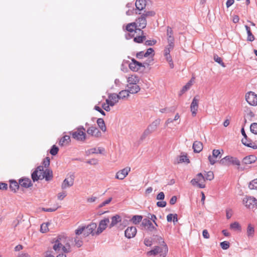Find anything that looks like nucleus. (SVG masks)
Here are the masks:
<instances>
[{
  "label": "nucleus",
  "mask_w": 257,
  "mask_h": 257,
  "mask_svg": "<svg viewBox=\"0 0 257 257\" xmlns=\"http://www.w3.org/2000/svg\"><path fill=\"white\" fill-rule=\"evenodd\" d=\"M54 244L53 248L56 251H59L62 248L65 253H69L71 251V245L68 242L67 237L64 235H59L57 237L55 240L54 241Z\"/></svg>",
  "instance_id": "nucleus-1"
},
{
  "label": "nucleus",
  "mask_w": 257,
  "mask_h": 257,
  "mask_svg": "<svg viewBox=\"0 0 257 257\" xmlns=\"http://www.w3.org/2000/svg\"><path fill=\"white\" fill-rule=\"evenodd\" d=\"M219 163L221 165L226 166H229L231 165L239 166L240 165V162L237 158L233 157L230 156H227L221 159L219 161ZM238 169L241 170H243V169L239 167H238Z\"/></svg>",
  "instance_id": "nucleus-2"
},
{
  "label": "nucleus",
  "mask_w": 257,
  "mask_h": 257,
  "mask_svg": "<svg viewBox=\"0 0 257 257\" xmlns=\"http://www.w3.org/2000/svg\"><path fill=\"white\" fill-rule=\"evenodd\" d=\"M161 119L160 118H158L152 122V123L149 124L147 128L144 131L143 134L140 138V139L143 141L148 136L155 132L157 130L158 126L159 125Z\"/></svg>",
  "instance_id": "nucleus-3"
},
{
  "label": "nucleus",
  "mask_w": 257,
  "mask_h": 257,
  "mask_svg": "<svg viewBox=\"0 0 257 257\" xmlns=\"http://www.w3.org/2000/svg\"><path fill=\"white\" fill-rule=\"evenodd\" d=\"M85 129L83 126H79L77 128V131L71 133L72 137L79 141H84L86 138L85 133Z\"/></svg>",
  "instance_id": "nucleus-4"
},
{
  "label": "nucleus",
  "mask_w": 257,
  "mask_h": 257,
  "mask_svg": "<svg viewBox=\"0 0 257 257\" xmlns=\"http://www.w3.org/2000/svg\"><path fill=\"white\" fill-rule=\"evenodd\" d=\"M141 226L143 229H145L150 233H154L157 231L156 227L153 225L149 219L147 218L142 220Z\"/></svg>",
  "instance_id": "nucleus-5"
},
{
  "label": "nucleus",
  "mask_w": 257,
  "mask_h": 257,
  "mask_svg": "<svg viewBox=\"0 0 257 257\" xmlns=\"http://www.w3.org/2000/svg\"><path fill=\"white\" fill-rule=\"evenodd\" d=\"M168 249L166 244H165V245L162 247H161L159 246H155L153 249L147 252V255H156L159 253H164L163 254H161V255H163V257H165L167 252H168Z\"/></svg>",
  "instance_id": "nucleus-6"
},
{
  "label": "nucleus",
  "mask_w": 257,
  "mask_h": 257,
  "mask_svg": "<svg viewBox=\"0 0 257 257\" xmlns=\"http://www.w3.org/2000/svg\"><path fill=\"white\" fill-rule=\"evenodd\" d=\"M243 203L249 209H255L257 207V200L253 197H247L244 198Z\"/></svg>",
  "instance_id": "nucleus-7"
},
{
  "label": "nucleus",
  "mask_w": 257,
  "mask_h": 257,
  "mask_svg": "<svg viewBox=\"0 0 257 257\" xmlns=\"http://www.w3.org/2000/svg\"><path fill=\"white\" fill-rule=\"evenodd\" d=\"M245 99L249 104L252 106L257 105V94L250 91L245 95Z\"/></svg>",
  "instance_id": "nucleus-8"
},
{
  "label": "nucleus",
  "mask_w": 257,
  "mask_h": 257,
  "mask_svg": "<svg viewBox=\"0 0 257 257\" xmlns=\"http://www.w3.org/2000/svg\"><path fill=\"white\" fill-rule=\"evenodd\" d=\"M85 226V230L83 233V235L85 237L88 236L90 234L94 235L95 234L94 230L97 227V224L96 223L92 222L87 226Z\"/></svg>",
  "instance_id": "nucleus-9"
},
{
  "label": "nucleus",
  "mask_w": 257,
  "mask_h": 257,
  "mask_svg": "<svg viewBox=\"0 0 257 257\" xmlns=\"http://www.w3.org/2000/svg\"><path fill=\"white\" fill-rule=\"evenodd\" d=\"M109 222V219L108 218H105L104 219L100 220L97 229L95 232V234L99 235L102 233L106 229Z\"/></svg>",
  "instance_id": "nucleus-10"
},
{
  "label": "nucleus",
  "mask_w": 257,
  "mask_h": 257,
  "mask_svg": "<svg viewBox=\"0 0 257 257\" xmlns=\"http://www.w3.org/2000/svg\"><path fill=\"white\" fill-rule=\"evenodd\" d=\"M120 99L118 95L116 93H111L108 95V99H106V102L108 105L114 106Z\"/></svg>",
  "instance_id": "nucleus-11"
},
{
  "label": "nucleus",
  "mask_w": 257,
  "mask_h": 257,
  "mask_svg": "<svg viewBox=\"0 0 257 257\" xmlns=\"http://www.w3.org/2000/svg\"><path fill=\"white\" fill-rule=\"evenodd\" d=\"M74 175L71 174L68 177L65 179L61 185L62 189H65L67 187L72 186L74 184Z\"/></svg>",
  "instance_id": "nucleus-12"
},
{
  "label": "nucleus",
  "mask_w": 257,
  "mask_h": 257,
  "mask_svg": "<svg viewBox=\"0 0 257 257\" xmlns=\"http://www.w3.org/2000/svg\"><path fill=\"white\" fill-rule=\"evenodd\" d=\"M220 151L219 150L214 149L212 151V156L209 155L208 156V160L210 162V164L212 165H214L216 162V160L218 157L219 158H221Z\"/></svg>",
  "instance_id": "nucleus-13"
},
{
  "label": "nucleus",
  "mask_w": 257,
  "mask_h": 257,
  "mask_svg": "<svg viewBox=\"0 0 257 257\" xmlns=\"http://www.w3.org/2000/svg\"><path fill=\"white\" fill-rule=\"evenodd\" d=\"M131 171L130 167H126L119 171H118L115 175V178L119 180H123Z\"/></svg>",
  "instance_id": "nucleus-14"
},
{
  "label": "nucleus",
  "mask_w": 257,
  "mask_h": 257,
  "mask_svg": "<svg viewBox=\"0 0 257 257\" xmlns=\"http://www.w3.org/2000/svg\"><path fill=\"white\" fill-rule=\"evenodd\" d=\"M86 132L88 135H90L92 136H94L95 137L98 138L101 136V132L95 126L92 125L89 127Z\"/></svg>",
  "instance_id": "nucleus-15"
},
{
  "label": "nucleus",
  "mask_w": 257,
  "mask_h": 257,
  "mask_svg": "<svg viewBox=\"0 0 257 257\" xmlns=\"http://www.w3.org/2000/svg\"><path fill=\"white\" fill-rule=\"evenodd\" d=\"M199 99H197L196 96L194 97L191 102L190 106V110L193 116H196L197 111L198 108Z\"/></svg>",
  "instance_id": "nucleus-16"
},
{
  "label": "nucleus",
  "mask_w": 257,
  "mask_h": 257,
  "mask_svg": "<svg viewBox=\"0 0 257 257\" xmlns=\"http://www.w3.org/2000/svg\"><path fill=\"white\" fill-rule=\"evenodd\" d=\"M137 233V228L135 226L128 227L125 230L124 234L126 237L131 238L134 237Z\"/></svg>",
  "instance_id": "nucleus-17"
},
{
  "label": "nucleus",
  "mask_w": 257,
  "mask_h": 257,
  "mask_svg": "<svg viewBox=\"0 0 257 257\" xmlns=\"http://www.w3.org/2000/svg\"><path fill=\"white\" fill-rule=\"evenodd\" d=\"M135 23L136 24V27L141 29H144L147 26V20L142 15H141V16L136 20Z\"/></svg>",
  "instance_id": "nucleus-18"
},
{
  "label": "nucleus",
  "mask_w": 257,
  "mask_h": 257,
  "mask_svg": "<svg viewBox=\"0 0 257 257\" xmlns=\"http://www.w3.org/2000/svg\"><path fill=\"white\" fill-rule=\"evenodd\" d=\"M19 185L22 187L28 188L33 185L31 180L28 178H23L19 180Z\"/></svg>",
  "instance_id": "nucleus-19"
},
{
  "label": "nucleus",
  "mask_w": 257,
  "mask_h": 257,
  "mask_svg": "<svg viewBox=\"0 0 257 257\" xmlns=\"http://www.w3.org/2000/svg\"><path fill=\"white\" fill-rule=\"evenodd\" d=\"M126 30L130 33L133 32H136L137 30L141 32L142 34H144V31H142L140 28H137L136 27V23H131L127 24L125 28Z\"/></svg>",
  "instance_id": "nucleus-20"
},
{
  "label": "nucleus",
  "mask_w": 257,
  "mask_h": 257,
  "mask_svg": "<svg viewBox=\"0 0 257 257\" xmlns=\"http://www.w3.org/2000/svg\"><path fill=\"white\" fill-rule=\"evenodd\" d=\"M53 178V172L51 170L46 169L43 174H42V180L45 179L47 181H49L52 180Z\"/></svg>",
  "instance_id": "nucleus-21"
},
{
  "label": "nucleus",
  "mask_w": 257,
  "mask_h": 257,
  "mask_svg": "<svg viewBox=\"0 0 257 257\" xmlns=\"http://www.w3.org/2000/svg\"><path fill=\"white\" fill-rule=\"evenodd\" d=\"M127 87L130 93H137L140 90V87L137 84H127Z\"/></svg>",
  "instance_id": "nucleus-22"
},
{
  "label": "nucleus",
  "mask_w": 257,
  "mask_h": 257,
  "mask_svg": "<svg viewBox=\"0 0 257 257\" xmlns=\"http://www.w3.org/2000/svg\"><path fill=\"white\" fill-rule=\"evenodd\" d=\"M146 0H137L135 3L136 9L139 11L143 10L146 7Z\"/></svg>",
  "instance_id": "nucleus-23"
},
{
  "label": "nucleus",
  "mask_w": 257,
  "mask_h": 257,
  "mask_svg": "<svg viewBox=\"0 0 257 257\" xmlns=\"http://www.w3.org/2000/svg\"><path fill=\"white\" fill-rule=\"evenodd\" d=\"M256 157L254 155H249L243 159L242 163L246 165L252 164L255 162Z\"/></svg>",
  "instance_id": "nucleus-24"
},
{
  "label": "nucleus",
  "mask_w": 257,
  "mask_h": 257,
  "mask_svg": "<svg viewBox=\"0 0 257 257\" xmlns=\"http://www.w3.org/2000/svg\"><path fill=\"white\" fill-rule=\"evenodd\" d=\"M193 149L195 153H200L203 149L202 143L199 141H195L193 144Z\"/></svg>",
  "instance_id": "nucleus-25"
},
{
  "label": "nucleus",
  "mask_w": 257,
  "mask_h": 257,
  "mask_svg": "<svg viewBox=\"0 0 257 257\" xmlns=\"http://www.w3.org/2000/svg\"><path fill=\"white\" fill-rule=\"evenodd\" d=\"M111 219V221L109 226V227L110 228H112V227L116 225L121 220V217L118 214H116L115 215L113 216Z\"/></svg>",
  "instance_id": "nucleus-26"
},
{
  "label": "nucleus",
  "mask_w": 257,
  "mask_h": 257,
  "mask_svg": "<svg viewBox=\"0 0 257 257\" xmlns=\"http://www.w3.org/2000/svg\"><path fill=\"white\" fill-rule=\"evenodd\" d=\"M20 185L19 182H17L15 180H10V189L16 192L17 190H18L19 188Z\"/></svg>",
  "instance_id": "nucleus-27"
},
{
  "label": "nucleus",
  "mask_w": 257,
  "mask_h": 257,
  "mask_svg": "<svg viewBox=\"0 0 257 257\" xmlns=\"http://www.w3.org/2000/svg\"><path fill=\"white\" fill-rule=\"evenodd\" d=\"M70 142V137L69 136L65 135L59 141V145L61 146H64L68 145Z\"/></svg>",
  "instance_id": "nucleus-28"
},
{
  "label": "nucleus",
  "mask_w": 257,
  "mask_h": 257,
  "mask_svg": "<svg viewBox=\"0 0 257 257\" xmlns=\"http://www.w3.org/2000/svg\"><path fill=\"white\" fill-rule=\"evenodd\" d=\"M152 239L154 242L159 243L163 246L166 244L163 238L160 235L153 234Z\"/></svg>",
  "instance_id": "nucleus-29"
},
{
  "label": "nucleus",
  "mask_w": 257,
  "mask_h": 257,
  "mask_svg": "<svg viewBox=\"0 0 257 257\" xmlns=\"http://www.w3.org/2000/svg\"><path fill=\"white\" fill-rule=\"evenodd\" d=\"M97 123L100 129L103 132H106V127L104 123V120L101 118L97 119Z\"/></svg>",
  "instance_id": "nucleus-30"
},
{
  "label": "nucleus",
  "mask_w": 257,
  "mask_h": 257,
  "mask_svg": "<svg viewBox=\"0 0 257 257\" xmlns=\"http://www.w3.org/2000/svg\"><path fill=\"white\" fill-rule=\"evenodd\" d=\"M245 29L246 30L247 38V40L250 42H252L254 40V37L252 35L249 27L247 25L245 26Z\"/></svg>",
  "instance_id": "nucleus-31"
},
{
  "label": "nucleus",
  "mask_w": 257,
  "mask_h": 257,
  "mask_svg": "<svg viewBox=\"0 0 257 257\" xmlns=\"http://www.w3.org/2000/svg\"><path fill=\"white\" fill-rule=\"evenodd\" d=\"M136 60L135 59L132 58V62L129 64V68L131 70L137 72L139 70V68L138 67V65L136 64Z\"/></svg>",
  "instance_id": "nucleus-32"
},
{
  "label": "nucleus",
  "mask_w": 257,
  "mask_h": 257,
  "mask_svg": "<svg viewBox=\"0 0 257 257\" xmlns=\"http://www.w3.org/2000/svg\"><path fill=\"white\" fill-rule=\"evenodd\" d=\"M31 177L34 182L37 181L38 180H42V175L40 174L37 171L35 170L31 174Z\"/></svg>",
  "instance_id": "nucleus-33"
},
{
  "label": "nucleus",
  "mask_w": 257,
  "mask_h": 257,
  "mask_svg": "<svg viewBox=\"0 0 257 257\" xmlns=\"http://www.w3.org/2000/svg\"><path fill=\"white\" fill-rule=\"evenodd\" d=\"M139 81L138 77L132 75L127 78L128 84H137Z\"/></svg>",
  "instance_id": "nucleus-34"
},
{
  "label": "nucleus",
  "mask_w": 257,
  "mask_h": 257,
  "mask_svg": "<svg viewBox=\"0 0 257 257\" xmlns=\"http://www.w3.org/2000/svg\"><path fill=\"white\" fill-rule=\"evenodd\" d=\"M143 219V216L142 215H134L133 216L131 221L133 222V223L135 224H137L139 223Z\"/></svg>",
  "instance_id": "nucleus-35"
},
{
  "label": "nucleus",
  "mask_w": 257,
  "mask_h": 257,
  "mask_svg": "<svg viewBox=\"0 0 257 257\" xmlns=\"http://www.w3.org/2000/svg\"><path fill=\"white\" fill-rule=\"evenodd\" d=\"M241 133L242 135L243 136V138L241 140L242 143L246 147H250L249 144H246V140H247V135L245 134V131L244 130V128L242 127L241 130Z\"/></svg>",
  "instance_id": "nucleus-36"
},
{
  "label": "nucleus",
  "mask_w": 257,
  "mask_h": 257,
  "mask_svg": "<svg viewBox=\"0 0 257 257\" xmlns=\"http://www.w3.org/2000/svg\"><path fill=\"white\" fill-rule=\"evenodd\" d=\"M129 91L127 90H121L119 92V94H118L119 99H123L129 96Z\"/></svg>",
  "instance_id": "nucleus-37"
},
{
  "label": "nucleus",
  "mask_w": 257,
  "mask_h": 257,
  "mask_svg": "<svg viewBox=\"0 0 257 257\" xmlns=\"http://www.w3.org/2000/svg\"><path fill=\"white\" fill-rule=\"evenodd\" d=\"M155 15H156V13L153 11H145L141 15L144 16L145 17V18L146 19L147 18L154 17L155 16Z\"/></svg>",
  "instance_id": "nucleus-38"
},
{
  "label": "nucleus",
  "mask_w": 257,
  "mask_h": 257,
  "mask_svg": "<svg viewBox=\"0 0 257 257\" xmlns=\"http://www.w3.org/2000/svg\"><path fill=\"white\" fill-rule=\"evenodd\" d=\"M183 162L189 163V160L186 155L180 156L177 159V163H181Z\"/></svg>",
  "instance_id": "nucleus-39"
},
{
  "label": "nucleus",
  "mask_w": 257,
  "mask_h": 257,
  "mask_svg": "<svg viewBox=\"0 0 257 257\" xmlns=\"http://www.w3.org/2000/svg\"><path fill=\"white\" fill-rule=\"evenodd\" d=\"M146 39V37L144 35L137 36L134 37V41L137 43H142L143 41H145Z\"/></svg>",
  "instance_id": "nucleus-40"
},
{
  "label": "nucleus",
  "mask_w": 257,
  "mask_h": 257,
  "mask_svg": "<svg viewBox=\"0 0 257 257\" xmlns=\"http://www.w3.org/2000/svg\"><path fill=\"white\" fill-rule=\"evenodd\" d=\"M74 242L75 243V245L77 247H80L83 245V241L82 239L78 236H76L74 238Z\"/></svg>",
  "instance_id": "nucleus-41"
},
{
  "label": "nucleus",
  "mask_w": 257,
  "mask_h": 257,
  "mask_svg": "<svg viewBox=\"0 0 257 257\" xmlns=\"http://www.w3.org/2000/svg\"><path fill=\"white\" fill-rule=\"evenodd\" d=\"M254 232V228L250 225L249 224L248 225L247 228V235L248 237H252L253 236Z\"/></svg>",
  "instance_id": "nucleus-42"
},
{
  "label": "nucleus",
  "mask_w": 257,
  "mask_h": 257,
  "mask_svg": "<svg viewBox=\"0 0 257 257\" xmlns=\"http://www.w3.org/2000/svg\"><path fill=\"white\" fill-rule=\"evenodd\" d=\"M250 189L257 190V179L252 180L248 185Z\"/></svg>",
  "instance_id": "nucleus-43"
},
{
  "label": "nucleus",
  "mask_w": 257,
  "mask_h": 257,
  "mask_svg": "<svg viewBox=\"0 0 257 257\" xmlns=\"http://www.w3.org/2000/svg\"><path fill=\"white\" fill-rule=\"evenodd\" d=\"M230 227L231 229L236 230H241V226L237 222H234L233 223H231L230 225Z\"/></svg>",
  "instance_id": "nucleus-44"
},
{
  "label": "nucleus",
  "mask_w": 257,
  "mask_h": 257,
  "mask_svg": "<svg viewBox=\"0 0 257 257\" xmlns=\"http://www.w3.org/2000/svg\"><path fill=\"white\" fill-rule=\"evenodd\" d=\"M214 60L219 64L220 65L224 67L225 66L224 63L223 62L222 58L219 57L217 55H214Z\"/></svg>",
  "instance_id": "nucleus-45"
},
{
  "label": "nucleus",
  "mask_w": 257,
  "mask_h": 257,
  "mask_svg": "<svg viewBox=\"0 0 257 257\" xmlns=\"http://www.w3.org/2000/svg\"><path fill=\"white\" fill-rule=\"evenodd\" d=\"M49 224V223H43V224H42L41 225L40 231L42 233L47 232L49 230V229H48V225Z\"/></svg>",
  "instance_id": "nucleus-46"
},
{
  "label": "nucleus",
  "mask_w": 257,
  "mask_h": 257,
  "mask_svg": "<svg viewBox=\"0 0 257 257\" xmlns=\"http://www.w3.org/2000/svg\"><path fill=\"white\" fill-rule=\"evenodd\" d=\"M59 148L56 145H53L50 150V153L52 156H55L58 154Z\"/></svg>",
  "instance_id": "nucleus-47"
},
{
  "label": "nucleus",
  "mask_w": 257,
  "mask_h": 257,
  "mask_svg": "<svg viewBox=\"0 0 257 257\" xmlns=\"http://www.w3.org/2000/svg\"><path fill=\"white\" fill-rule=\"evenodd\" d=\"M167 36L168 37V39H174L173 37V30L170 27H167Z\"/></svg>",
  "instance_id": "nucleus-48"
},
{
  "label": "nucleus",
  "mask_w": 257,
  "mask_h": 257,
  "mask_svg": "<svg viewBox=\"0 0 257 257\" xmlns=\"http://www.w3.org/2000/svg\"><path fill=\"white\" fill-rule=\"evenodd\" d=\"M250 130L252 133L257 135V123L253 122L250 126Z\"/></svg>",
  "instance_id": "nucleus-49"
},
{
  "label": "nucleus",
  "mask_w": 257,
  "mask_h": 257,
  "mask_svg": "<svg viewBox=\"0 0 257 257\" xmlns=\"http://www.w3.org/2000/svg\"><path fill=\"white\" fill-rule=\"evenodd\" d=\"M153 242L152 237L145 238L144 239V244L147 246H151L153 244Z\"/></svg>",
  "instance_id": "nucleus-50"
},
{
  "label": "nucleus",
  "mask_w": 257,
  "mask_h": 257,
  "mask_svg": "<svg viewBox=\"0 0 257 257\" xmlns=\"http://www.w3.org/2000/svg\"><path fill=\"white\" fill-rule=\"evenodd\" d=\"M220 246L223 249H227L230 246V243L227 241H224L220 243Z\"/></svg>",
  "instance_id": "nucleus-51"
},
{
  "label": "nucleus",
  "mask_w": 257,
  "mask_h": 257,
  "mask_svg": "<svg viewBox=\"0 0 257 257\" xmlns=\"http://www.w3.org/2000/svg\"><path fill=\"white\" fill-rule=\"evenodd\" d=\"M205 179L207 180H212L214 178V174L213 172L212 171H209L205 175V176L204 177Z\"/></svg>",
  "instance_id": "nucleus-52"
},
{
  "label": "nucleus",
  "mask_w": 257,
  "mask_h": 257,
  "mask_svg": "<svg viewBox=\"0 0 257 257\" xmlns=\"http://www.w3.org/2000/svg\"><path fill=\"white\" fill-rule=\"evenodd\" d=\"M85 230V226H79L77 229L75 230V233L76 235H79L82 234L83 232L84 233Z\"/></svg>",
  "instance_id": "nucleus-53"
},
{
  "label": "nucleus",
  "mask_w": 257,
  "mask_h": 257,
  "mask_svg": "<svg viewBox=\"0 0 257 257\" xmlns=\"http://www.w3.org/2000/svg\"><path fill=\"white\" fill-rule=\"evenodd\" d=\"M154 49L152 48H150L148 49L146 52L145 53V54H144V56L145 57H147L149 56H150L151 54H152L153 56H154Z\"/></svg>",
  "instance_id": "nucleus-54"
},
{
  "label": "nucleus",
  "mask_w": 257,
  "mask_h": 257,
  "mask_svg": "<svg viewBox=\"0 0 257 257\" xmlns=\"http://www.w3.org/2000/svg\"><path fill=\"white\" fill-rule=\"evenodd\" d=\"M112 200V198L110 197L108 199L106 200L105 201L102 202L101 204H100L98 206V208H102V207L105 206L106 205L109 204L111 201Z\"/></svg>",
  "instance_id": "nucleus-55"
},
{
  "label": "nucleus",
  "mask_w": 257,
  "mask_h": 257,
  "mask_svg": "<svg viewBox=\"0 0 257 257\" xmlns=\"http://www.w3.org/2000/svg\"><path fill=\"white\" fill-rule=\"evenodd\" d=\"M50 158L46 157L43 162V166L45 168H48L50 165Z\"/></svg>",
  "instance_id": "nucleus-56"
},
{
  "label": "nucleus",
  "mask_w": 257,
  "mask_h": 257,
  "mask_svg": "<svg viewBox=\"0 0 257 257\" xmlns=\"http://www.w3.org/2000/svg\"><path fill=\"white\" fill-rule=\"evenodd\" d=\"M148 218H149V219H151L153 221V222L155 223V225L156 226H158V224L156 222L157 217L155 215L152 214H149Z\"/></svg>",
  "instance_id": "nucleus-57"
},
{
  "label": "nucleus",
  "mask_w": 257,
  "mask_h": 257,
  "mask_svg": "<svg viewBox=\"0 0 257 257\" xmlns=\"http://www.w3.org/2000/svg\"><path fill=\"white\" fill-rule=\"evenodd\" d=\"M246 144H249V145L250 146V147H249V148H251L253 149H257V145H252V144L251 143V140L250 139L248 138L247 137Z\"/></svg>",
  "instance_id": "nucleus-58"
},
{
  "label": "nucleus",
  "mask_w": 257,
  "mask_h": 257,
  "mask_svg": "<svg viewBox=\"0 0 257 257\" xmlns=\"http://www.w3.org/2000/svg\"><path fill=\"white\" fill-rule=\"evenodd\" d=\"M165 198V194L164 192H160L156 197L157 200H163Z\"/></svg>",
  "instance_id": "nucleus-59"
},
{
  "label": "nucleus",
  "mask_w": 257,
  "mask_h": 257,
  "mask_svg": "<svg viewBox=\"0 0 257 257\" xmlns=\"http://www.w3.org/2000/svg\"><path fill=\"white\" fill-rule=\"evenodd\" d=\"M35 170L37 171V172L41 175L43 174V173L45 172V170H44V167L43 166H39L37 167Z\"/></svg>",
  "instance_id": "nucleus-60"
},
{
  "label": "nucleus",
  "mask_w": 257,
  "mask_h": 257,
  "mask_svg": "<svg viewBox=\"0 0 257 257\" xmlns=\"http://www.w3.org/2000/svg\"><path fill=\"white\" fill-rule=\"evenodd\" d=\"M157 42L156 40H147L145 42V45L146 46H153L155 45Z\"/></svg>",
  "instance_id": "nucleus-61"
},
{
  "label": "nucleus",
  "mask_w": 257,
  "mask_h": 257,
  "mask_svg": "<svg viewBox=\"0 0 257 257\" xmlns=\"http://www.w3.org/2000/svg\"><path fill=\"white\" fill-rule=\"evenodd\" d=\"M166 202L163 200L157 202V205L158 207H165L166 206Z\"/></svg>",
  "instance_id": "nucleus-62"
},
{
  "label": "nucleus",
  "mask_w": 257,
  "mask_h": 257,
  "mask_svg": "<svg viewBox=\"0 0 257 257\" xmlns=\"http://www.w3.org/2000/svg\"><path fill=\"white\" fill-rule=\"evenodd\" d=\"M196 179L199 182H201L202 180L205 181V177L201 173H199L197 175Z\"/></svg>",
  "instance_id": "nucleus-63"
},
{
  "label": "nucleus",
  "mask_w": 257,
  "mask_h": 257,
  "mask_svg": "<svg viewBox=\"0 0 257 257\" xmlns=\"http://www.w3.org/2000/svg\"><path fill=\"white\" fill-rule=\"evenodd\" d=\"M202 235L204 238L208 239L210 237V235L207 229H204L202 232Z\"/></svg>",
  "instance_id": "nucleus-64"
}]
</instances>
